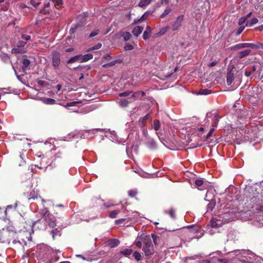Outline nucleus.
Wrapping results in <instances>:
<instances>
[{
  "label": "nucleus",
  "instance_id": "nucleus-48",
  "mask_svg": "<svg viewBox=\"0 0 263 263\" xmlns=\"http://www.w3.org/2000/svg\"><path fill=\"white\" fill-rule=\"evenodd\" d=\"M22 38L25 40L26 41H29L30 40V36L27 34H22Z\"/></svg>",
  "mask_w": 263,
  "mask_h": 263
},
{
  "label": "nucleus",
  "instance_id": "nucleus-59",
  "mask_svg": "<svg viewBox=\"0 0 263 263\" xmlns=\"http://www.w3.org/2000/svg\"><path fill=\"white\" fill-rule=\"evenodd\" d=\"M216 64H217L216 61L212 62L208 64V66L210 67H212L215 66Z\"/></svg>",
  "mask_w": 263,
  "mask_h": 263
},
{
  "label": "nucleus",
  "instance_id": "nucleus-22",
  "mask_svg": "<svg viewBox=\"0 0 263 263\" xmlns=\"http://www.w3.org/2000/svg\"><path fill=\"white\" fill-rule=\"evenodd\" d=\"M76 61H79L80 63V54L77 55L73 57L70 58L67 62L68 64L72 63Z\"/></svg>",
  "mask_w": 263,
  "mask_h": 263
},
{
  "label": "nucleus",
  "instance_id": "nucleus-46",
  "mask_svg": "<svg viewBox=\"0 0 263 263\" xmlns=\"http://www.w3.org/2000/svg\"><path fill=\"white\" fill-rule=\"evenodd\" d=\"M99 30L98 29L93 30V31H92L90 33V34H89V37H92L93 36H95L96 35H97L99 33Z\"/></svg>",
  "mask_w": 263,
  "mask_h": 263
},
{
  "label": "nucleus",
  "instance_id": "nucleus-11",
  "mask_svg": "<svg viewBox=\"0 0 263 263\" xmlns=\"http://www.w3.org/2000/svg\"><path fill=\"white\" fill-rule=\"evenodd\" d=\"M234 80V74L232 71H229L227 73V83L228 85H231Z\"/></svg>",
  "mask_w": 263,
  "mask_h": 263
},
{
  "label": "nucleus",
  "instance_id": "nucleus-53",
  "mask_svg": "<svg viewBox=\"0 0 263 263\" xmlns=\"http://www.w3.org/2000/svg\"><path fill=\"white\" fill-rule=\"evenodd\" d=\"M240 253L241 254H242V255H243L244 257H246V255H248L249 254V251L242 250L240 251Z\"/></svg>",
  "mask_w": 263,
  "mask_h": 263
},
{
  "label": "nucleus",
  "instance_id": "nucleus-27",
  "mask_svg": "<svg viewBox=\"0 0 263 263\" xmlns=\"http://www.w3.org/2000/svg\"><path fill=\"white\" fill-rule=\"evenodd\" d=\"M215 201L212 199L211 201L207 205V210L208 211H212L213 209L215 208Z\"/></svg>",
  "mask_w": 263,
  "mask_h": 263
},
{
  "label": "nucleus",
  "instance_id": "nucleus-64",
  "mask_svg": "<svg viewBox=\"0 0 263 263\" xmlns=\"http://www.w3.org/2000/svg\"><path fill=\"white\" fill-rule=\"evenodd\" d=\"M96 50L95 46H93V47H90L87 50V51H93V50Z\"/></svg>",
  "mask_w": 263,
  "mask_h": 263
},
{
  "label": "nucleus",
  "instance_id": "nucleus-17",
  "mask_svg": "<svg viewBox=\"0 0 263 263\" xmlns=\"http://www.w3.org/2000/svg\"><path fill=\"white\" fill-rule=\"evenodd\" d=\"M12 206L11 205H8L6 209L0 208V218L5 219L6 217L7 211L9 208H12Z\"/></svg>",
  "mask_w": 263,
  "mask_h": 263
},
{
  "label": "nucleus",
  "instance_id": "nucleus-55",
  "mask_svg": "<svg viewBox=\"0 0 263 263\" xmlns=\"http://www.w3.org/2000/svg\"><path fill=\"white\" fill-rule=\"evenodd\" d=\"M103 58L107 60H110L111 59V57L109 54L107 53L103 56Z\"/></svg>",
  "mask_w": 263,
  "mask_h": 263
},
{
  "label": "nucleus",
  "instance_id": "nucleus-1",
  "mask_svg": "<svg viewBox=\"0 0 263 263\" xmlns=\"http://www.w3.org/2000/svg\"><path fill=\"white\" fill-rule=\"evenodd\" d=\"M250 47L252 49H262L263 43L258 42L256 44L252 43H238L230 47V49L233 51H237L241 49Z\"/></svg>",
  "mask_w": 263,
  "mask_h": 263
},
{
  "label": "nucleus",
  "instance_id": "nucleus-10",
  "mask_svg": "<svg viewBox=\"0 0 263 263\" xmlns=\"http://www.w3.org/2000/svg\"><path fill=\"white\" fill-rule=\"evenodd\" d=\"M131 95V97L130 98L133 99L135 100L136 98V93H134L132 91H126L119 94V96L120 97H127Z\"/></svg>",
  "mask_w": 263,
  "mask_h": 263
},
{
  "label": "nucleus",
  "instance_id": "nucleus-7",
  "mask_svg": "<svg viewBox=\"0 0 263 263\" xmlns=\"http://www.w3.org/2000/svg\"><path fill=\"white\" fill-rule=\"evenodd\" d=\"M223 221L217 218H213L210 221V224L213 228H218L222 226Z\"/></svg>",
  "mask_w": 263,
  "mask_h": 263
},
{
  "label": "nucleus",
  "instance_id": "nucleus-28",
  "mask_svg": "<svg viewBox=\"0 0 263 263\" xmlns=\"http://www.w3.org/2000/svg\"><path fill=\"white\" fill-rule=\"evenodd\" d=\"M42 101L46 104H53L55 103V101L51 98H44L42 99Z\"/></svg>",
  "mask_w": 263,
  "mask_h": 263
},
{
  "label": "nucleus",
  "instance_id": "nucleus-3",
  "mask_svg": "<svg viewBox=\"0 0 263 263\" xmlns=\"http://www.w3.org/2000/svg\"><path fill=\"white\" fill-rule=\"evenodd\" d=\"M206 119L208 122H212V125L213 127L215 128L217 126L219 121V117H218V114L216 111H212L208 112L206 114Z\"/></svg>",
  "mask_w": 263,
  "mask_h": 263
},
{
  "label": "nucleus",
  "instance_id": "nucleus-60",
  "mask_svg": "<svg viewBox=\"0 0 263 263\" xmlns=\"http://www.w3.org/2000/svg\"><path fill=\"white\" fill-rule=\"evenodd\" d=\"M45 83L46 82L44 81H42V80H38L37 81V84L41 86H43Z\"/></svg>",
  "mask_w": 263,
  "mask_h": 263
},
{
  "label": "nucleus",
  "instance_id": "nucleus-5",
  "mask_svg": "<svg viewBox=\"0 0 263 263\" xmlns=\"http://www.w3.org/2000/svg\"><path fill=\"white\" fill-rule=\"evenodd\" d=\"M26 44V42L23 41H20L17 43L16 47L12 49V53H24L26 50L24 48Z\"/></svg>",
  "mask_w": 263,
  "mask_h": 263
},
{
  "label": "nucleus",
  "instance_id": "nucleus-40",
  "mask_svg": "<svg viewBox=\"0 0 263 263\" xmlns=\"http://www.w3.org/2000/svg\"><path fill=\"white\" fill-rule=\"evenodd\" d=\"M122 37H123L125 41H127L130 39L131 35L129 32H126L123 34Z\"/></svg>",
  "mask_w": 263,
  "mask_h": 263
},
{
  "label": "nucleus",
  "instance_id": "nucleus-26",
  "mask_svg": "<svg viewBox=\"0 0 263 263\" xmlns=\"http://www.w3.org/2000/svg\"><path fill=\"white\" fill-rule=\"evenodd\" d=\"M120 61L119 60H114V61H111V62L110 63H106V64H104L102 65V67L103 68H107L108 67H111V66H113L114 65H115L117 63H119Z\"/></svg>",
  "mask_w": 263,
  "mask_h": 263
},
{
  "label": "nucleus",
  "instance_id": "nucleus-63",
  "mask_svg": "<svg viewBox=\"0 0 263 263\" xmlns=\"http://www.w3.org/2000/svg\"><path fill=\"white\" fill-rule=\"evenodd\" d=\"M252 71H246L245 72V76L247 77H249L251 75Z\"/></svg>",
  "mask_w": 263,
  "mask_h": 263
},
{
  "label": "nucleus",
  "instance_id": "nucleus-61",
  "mask_svg": "<svg viewBox=\"0 0 263 263\" xmlns=\"http://www.w3.org/2000/svg\"><path fill=\"white\" fill-rule=\"evenodd\" d=\"M148 14V12H146L140 18V20L142 21L146 18V15Z\"/></svg>",
  "mask_w": 263,
  "mask_h": 263
},
{
  "label": "nucleus",
  "instance_id": "nucleus-4",
  "mask_svg": "<svg viewBox=\"0 0 263 263\" xmlns=\"http://www.w3.org/2000/svg\"><path fill=\"white\" fill-rule=\"evenodd\" d=\"M52 65L54 69H57L61 63L60 54L58 52H54L52 54Z\"/></svg>",
  "mask_w": 263,
  "mask_h": 263
},
{
  "label": "nucleus",
  "instance_id": "nucleus-57",
  "mask_svg": "<svg viewBox=\"0 0 263 263\" xmlns=\"http://www.w3.org/2000/svg\"><path fill=\"white\" fill-rule=\"evenodd\" d=\"M255 30L263 31V24L255 28Z\"/></svg>",
  "mask_w": 263,
  "mask_h": 263
},
{
  "label": "nucleus",
  "instance_id": "nucleus-16",
  "mask_svg": "<svg viewBox=\"0 0 263 263\" xmlns=\"http://www.w3.org/2000/svg\"><path fill=\"white\" fill-rule=\"evenodd\" d=\"M144 237L146 238V236H144ZM144 236L141 235L139 238H138L136 239L135 241V243L136 246L139 248H141L142 247V242L144 243Z\"/></svg>",
  "mask_w": 263,
  "mask_h": 263
},
{
  "label": "nucleus",
  "instance_id": "nucleus-8",
  "mask_svg": "<svg viewBox=\"0 0 263 263\" xmlns=\"http://www.w3.org/2000/svg\"><path fill=\"white\" fill-rule=\"evenodd\" d=\"M48 219H45L46 222L51 228H54L56 226V219L55 217L51 214L49 216Z\"/></svg>",
  "mask_w": 263,
  "mask_h": 263
},
{
  "label": "nucleus",
  "instance_id": "nucleus-51",
  "mask_svg": "<svg viewBox=\"0 0 263 263\" xmlns=\"http://www.w3.org/2000/svg\"><path fill=\"white\" fill-rule=\"evenodd\" d=\"M78 102L74 101L70 103H68L66 105L67 107H71L76 105V104L78 103Z\"/></svg>",
  "mask_w": 263,
  "mask_h": 263
},
{
  "label": "nucleus",
  "instance_id": "nucleus-52",
  "mask_svg": "<svg viewBox=\"0 0 263 263\" xmlns=\"http://www.w3.org/2000/svg\"><path fill=\"white\" fill-rule=\"evenodd\" d=\"M183 20V15H180L179 16L176 20V22L180 23V24L182 23V22Z\"/></svg>",
  "mask_w": 263,
  "mask_h": 263
},
{
  "label": "nucleus",
  "instance_id": "nucleus-34",
  "mask_svg": "<svg viewBox=\"0 0 263 263\" xmlns=\"http://www.w3.org/2000/svg\"><path fill=\"white\" fill-rule=\"evenodd\" d=\"M29 3L36 8L41 3L40 0H30Z\"/></svg>",
  "mask_w": 263,
  "mask_h": 263
},
{
  "label": "nucleus",
  "instance_id": "nucleus-47",
  "mask_svg": "<svg viewBox=\"0 0 263 263\" xmlns=\"http://www.w3.org/2000/svg\"><path fill=\"white\" fill-rule=\"evenodd\" d=\"M133 49H134V47L133 45H126L124 47V49L126 51H130V50H133Z\"/></svg>",
  "mask_w": 263,
  "mask_h": 263
},
{
  "label": "nucleus",
  "instance_id": "nucleus-12",
  "mask_svg": "<svg viewBox=\"0 0 263 263\" xmlns=\"http://www.w3.org/2000/svg\"><path fill=\"white\" fill-rule=\"evenodd\" d=\"M251 51L250 49H247L242 51H239L237 53L236 57L239 59H242L249 55L250 54Z\"/></svg>",
  "mask_w": 263,
  "mask_h": 263
},
{
  "label": "nucleus",
  "instance_id": "nucleus-15",
  "mask_svg": "<svg viewBox=\"0 0 263 263\" xmlns=\"http://www.w3.org/2000/svg\"><path fill=\"white\" fill-rule=\"evenodd\" d=\"M143 27L142 26H135L132 31L133 33L136 36H138L142 32Z\"/></svg>",
  "mask_w": 263,
  "mask_h": 263
},
{
  "label": "nucleus",
  "instance_id": "nucleus-20",
  "mask_svg": "<svg viewBox=\"0 0 263 263\" xmlns=\"http://www.w3.org/2000/svg\"><path fill=\"white\" fill-rule=\"evenodd\" d=\"M41 214L43 216L44 219H48L49 216L51 214L49 212L48 210L46 208L42 209L40 212Z\"/></svg>",
  "mask_w": 263,
  "mask_h": 263
},
{
  "label": "nucleus",
  "instance_id": "nucleus-36",
  "mask_svg": "<svg viewBox=\"0 0 263 263\" xmlns=\"http://www.w3.org/2000/svg\"><path fill=\"white\" fill-rule=\"evenodd\" d=\"M133 256L137 261H139L141 259V255L140 253L137 251H135L133 253Z\"/></svg>",
  "mask_w": 263,
  "mask_h": 263
},
{
  "label": "nucleus",
  "instance_id": "nucleus-56",
  "mask_svg": "<svg viewBox=\"0 0 263 263\" xmlns=\"http://www.w3.org/2000/svg\"><path fill=\"white\" fill-rule=\"evenodd\" d=\"M134 93H136V98L140 94H141V96H144L145 95V93L143 91L134 92Z\"/></svg>",
  "mask_w": 263,
  "mask_h": 263
},
{
  "label": "nucleus",
  "instance_id": "nucleus-30",
  "mask_svg": "<svg viewBox=\"0 0 263 263\" xmlns=\"http://www.w3.org/2000/svg\"><path fill=\"white\" fill-rule=\"evenodd\" d=\"M149 114H147L145 115L144 117L140 118L139 120V124L141 126H144V122L145 121L147 120Z\"/></svg>",
  "mask_w": 263,
  "mask_h": 263
},
{
  "label": "nucleus",
  "instance_id": "nucleus-18",
  "mask_svg": "<svg viewBox=\"0 0 263 263\" xmlns=\"http://www.w3.org/2000/svg\"><path fill=\"white\" fill-rule=\"evenodd\" d=\"M22 62L23 64V71H25L30 65V62L28 59L24 57L22 59Z\"/></svg>",
  "mask_w": 263,
  "mask_h": 263
},
{
  "label": "nucleus",
  "instance_id": "nucleus-58",
  "mask_svg": "<svg viewBox=\"0 0 263 263\" xmlns=\"http://www.w3.org/2000/svg\"><path fill=\"white\" fill-rule=\"evenodd\" d=\"M125 220V219H119L116 220V224H120L123 222Z\"/></svg>",
  "mask_w": 263,
  "mask_h": 263
},
{
  "label": "nucleus",
  "instance_id": "nucleus-44",
  "mask_svg": "<svg viewBox=\"0 0 263 263\" xmlns=\"http://www.w3.org/2000/svg\"><path fill=\"white\" fill-rule=\"evenodd\" d=\"M247 20V17H245V16L241 17L239 19L238 24L239 25H242L246 22Z\"/></svg>",
  "mask_w": 263,
  "mask_h": 263
},
{
  "label": "nucleus",
  "instance_id": "nucleus-33",
  "mask_svg": "<svg viewBox=\"0 0 263 263\" xmlns=\"http://www.w3.org/2000/svg\"><path fill=\"white\" fill-rule=\"evenodd\" d=\"M119 213L120 211L119 210L112 211L109 213V217L111 218H115Z\"/></svg>",
  "mask_w": 263,
  "mask_h": 263
},
{
  "label": "nucleus",
  "instance_id": "nucleus-23",
  "mask_svg": "<svg viewBox=\"0 0 263 263\" xmlns=\"http://www.w3.org/2000/svg\"><path fill=\"white\" fill-rule=\"evenodd\" d=\"M195 184L200 190H203V187H202V186L204 185V181L202 179L196 180Z\"/></svg>",
  "mask_w": 263,
  "mask_h": 263
},
{
  "label": "nucleus",
  "instance_id": "nucleus-49",
  "mask_svg": "<svg viewBox=\"0 0 263 263\" xmlns=\"http://www.w3.org/2000/svg\"><path fill=\"white\" fill-rule=\"evenodd\" d=\"M214 130H215L214 127L211 128L210 129V130L209 131V133L207 134L206 138H209L210 137H211V135L213 134V132H214Z\"/></svg>",
  "mask_w": 263,
  "mask_h": 263
},
{
  "label": "nucleus",
  "instance_id": "nucleus-62",
  "mask_svg": "<svg viewBox=\"0 0 263 263\" xmlns=\"http://www.w3.org/2000/svg\"><path fill=\"white\" fill-rule=\"evenodd\" d=\"M96 49H99L101 48L102 47V44L101 43H98L96 45L94 46Z\"/></svg>",
  "mask_w": 263,
  "mask_h": 263
},
{
  "label": "nucleus",
  "instance_id": "nucleus-42",
  "mask_svg": "<svg viewBox=\"0 0 263 263\" xmlns=\"http://www.w3.org/2000/svg\"><path fill=\"white\" fill-rule=\"evenodd\" d=\"M137 194V191L136 190H131L128 192V195L132 197H135Z\"/></svg>",
  "mask_w": 263,
  "mask_h": 263
},
{
  "label": "nucleus",
  "instance_id": "nucleus-25",
  "mask_svg": "<svg viewBox=\"0 0 263 263\" xmlns=\"http://www.w3.org/2000/svg\"><path fill=\"white\" fill-rule=\"evenodd\" d=\"M151 29L150 27L147 26L146 30L145 31L143 34V38L144 40H147L150 37Z\"/></svg>",
  "mask_w": 263,
  "mask_h": 263
},
{
  "label": "nucleus",
  "instance_id": "nucleus-41",
  "mask_svg": "<svg viewBox=\"0 0 263 263\" xmlns=\"http://www.w3.org/2000/svg\"><path fill=\"white\" fill-rule=\"evenodd\" d=\"M181 24L176 21L172 25V30L173 31H175V30H177L179 28V27L181 26Z\"/></svg>",
  "mask_w": 263,
  "mask_h": 263
},
{
  "label": "nucleus",
  "instance_id": "nucleus-37",
  "mask_svg": "<svg viewBox=\"0 0 263 263\" xmlns=\"http://www.w3.org/2000/svg\"><path fill=\"white\" fill-rule=\"evenodd\" d=\"M211 90L209 89H201L199 90L198 94L201 95H206L211 93Z\"/></svg>",
  "mask_w": 263,
  "mask_h": 263
},
{
  "label": "nucleus",
  "instance_id": "nucleus-32",
  "mask_svg": "<svg viewBox=\"0 0 263 263\" xmlns=\"http://www.w3.org/2000/svg\"><path fill=\"white\" fill-rule=\"evenodd\" d=\"M168 26H166L164 28H162L160 29L158 33H157L156 34L157 35H161L164 34L168 30Z\"/></svg>",
  "mask_w": 263,
  "mask_h": 263
},
{
  "label": "nucleus",
  "instance_id": "nucleus-50",
  "mask_svg": "<svg viewBox=\"0 0 263 263\" xmlns=\"http://www.w3.org/2000/svg\"><path fill=\"white\" fill-rule=\"evenodd\" d=\"M19 7L21 9H24V8H27V9H31L29 7H28L26 4L21 3L19 5Z\"/></svg>",
  "mask_w": 263,
  "mask_h": 263
},
{
  "label": "nucleus",
  "instance_id": "nucleus-13",
  "mask_svg": "<svg viewBox=\"0 0 263 263\" xmlns=\"http://www.w3.org/2000/svg\"><path fill=\"white\" fill-rule=\"evenodd\" d=\"M129 100L126 99H120L118 100V103L121 107H126L129 102H131L134 100L133 99L129 98Z\"/></svg>",
  "mask_w": 263,
  "mask_h": 263
},
{
  "label": "nucleus",
  "instance_id": "nucleus-9",
  "mask_svg": "<svg viewBox=\"0 0 263 263\" xmlns=\"http://www.w3.org/2000/svg\"><path fill=\"white\" fill-rule=\"evenodd\" d=\"M106 243L107 246L111 248H114L118 246L119 245L120 241L117 239L112 238L108 239L106 241Z\"/></svg>",
  "mask_w": 263,
  "mask_h": 263
},
{
  "label": "nucleus",
  "instance_id": "nucleus-43",
  "mask_svg": "<svg viewBox=\"0 0 263 263\" xmlns=\"http://www.w3.org/2000/svg\"><path fill=\"white\" fill-rule=\"evenodd\" d=\"M245 28V27L244 26H241L236 32V35H239L243 31Z\"/></svg>",
  "mask_w": 263,
  "mask_h": 263
},
{
  "label": "nucleus",
  "instance_id": "nucleus-35",
  "mask_svg": "<svg viewBox=\"0 0 263 263\" xmlns=\"http://www.w3.org/2000/svg\"><path fill=\"white\" fill-rule=\"evenodd\" d=\"M79 26V24H75V25H72V26H71V28L69 30L70 34H73L75 32V31H76V30L78 29Z\"/></svg>",
  "mask_w": 263,
  "mask_h": 263
},
{
  "label": "nucleus",
  "instance_id": "nucleus-29",
  "mask_svg": "<svg viewBox=\"0 0 263 263\" xmlns=\"http://www.w3.org/2000/svg\"><path fill=\"white\" fill-rule=\"evenodd\" d=\"M153 127L156 131H158L160 127V124L159 121L158 120H154L153 124Z\"/></svg>",
  "mask_w": 263,
  "mask_h": 263
},
{
  "label": "nucleus",
  "instance_id": "nucleus-39",
  "mask_svg": "<svg viewBox=\"0 0 263 263\" xmlns=\"http://www.w3.org/2000/svg\"><path fill=\"white\" fill-rule=\"evenodd\" d=\"M121 254L125 256H129L132 253V250L131 249H125L121 252Z\"/></svg>",
  "mask_w": 263,
  "mask_h": 263
},
{
  "label": "nucleus",
  "instance_id": "nucleus-54",
  "mask_svg": "<svg viewBox=\"0 0 263 263\" xmlns=\"http://www.w3.org/2000/svg\"><path fill=\"white\" fill-rule=\"evenodd\" d=\"M40 13L46 15V14L49 13V11L48 10L42 9V10H40Z\"/></svg>",
  "mask_w": 263,
  "mask_h": 263
},
{
  "label": "nucleus",
  "instance_id": "nucleus-6",
  "mask_svg": "<svg viewBox=\"0 0 263 263\" xmlns=\"http://www.w3.org/2000/svg\"><path fill=\"white\" fill-rule=\"evenodd\" d=\"M62 255L61 251L59 250H52L51 251V259L54 261H58L60 256Z\"/></svg>",
  "mask_w": 263,
  "mask_h": 263
},
{
  "label": "nucleus",
  "instance_id": "nucleus-45",
  "mask_svg": "<svg viewBox=\"0 0 263 263\" xmlns=\"http://www.w3.org/2000/svg\"><path fill=\"white\" fill-rule=\"evenodd\" d=\"M59 233V231L57 229H53V230H52L51 231V233L52 235V238L53 239H54L55 236H57Z\"/></svg>",
  "mask_w": 263,
  "mask_h": 263
},
{
  "label": "nucleus",
  "instance_id": "nucleus-2",
  "mask_svg": "<svg viewBox=\"0 0 263 263\" xmlns=\"http://www.w3.org/2000/svg\"><path fill=\"white\" fill-rule=\"evenodd\" d=\"M142 250L146 256H150L153 254V245L151 238H144V246Z\"/></svg>",
  "mask_w": 263,
  "mask_h": 263
},
{
  "label": "nucleus",
  "instance_id": "nucleus-19",
  "mask_svg": "<svg viewBox=\"0 0 263 263\" xmlns=\"http://www.w3.org/2000/svg\"><path fill=\"white\" fill-rule=\"evenodd\" d=\"M147 147L151 149H155L157 147V144L153 139H150L146 143Z\"/></svg>",
  "mask_w": 263,
  "mask_h": 263
},
{
  "label": "nucleus",
  "instance_id": "nucleus-24",
  "mask_svg": "<svg viewBox=\"0 0 263 263\" xmlns=\"http://www.w3.org/2000/svg\"><path fill=\"white\" fill-rule=\"evenodd\" d=\"M152 2V0H141L138 4L140 7L144 8Z\"/></svg>",
  "mask_w": 263,
  "mask_h": 263
},
{
  "label": "nucleus",
  "instance_id": "nucleus-14",
  "mask_svg": "<svg viewBox=\"0 0 263 263\" xmlns=\"http://www.w3.org/2000/svg\"><path fill=\"white\" fill-rule=\"evenodd\" d=\"M93 58V55L91 53H88L85 55L80 54V63L86 62Z\"/></svg>",
  "mask_w": 263,
  "mask_h": 263
},
{
  "label": "nucleus",
  "instance_id": "nucleus-31",
  "mask_svg": "<svg viewBox=\"0 0 263 263\" xmlns=\"http://www.w3.org/2000/svg\"><path fill=\"white\" fill-rule=\"evenodd\" d=\"M165 213L166 214H169V215L172 218H175V210L174 209L171 208L169 211H165Z\"/></svg>",
  "mask_w": 263,
  "mask_h": 263
},
{
  "label": "nucleus",
  "instance_id": "nucleus-38",
  "mask_svg": "<svg viewBox=\"0 0 263 263\" xmlns=\"http://www.w3.org/2000/svg\"><path fill=\"white\" fill-rule=\"evenodd\" d=\"M171 11V8L168 6L166 8L163 13L161 15V17H163L166 15L168 14Z\"/></svg>",
  "mask_w": 263,
  "mask_h": 263
},
{
  "label": "nucleus",
  "instance_id": "nucleus-21",
  "mask_svg": "<svg viewBox=\"0 0 263 263\" xmlns=\"http://www.w3.org/2000/svg\"><path fill=\"white\" fill-rule=\"evenodd\" d=\"M258 22V20L256 17L252 18L250 21H248L246 23V26L247 27H252L254 25L257 24Z\"/></svg>",
  "mask_w": 263,
  "mask_h": 263
}]
</instances>
